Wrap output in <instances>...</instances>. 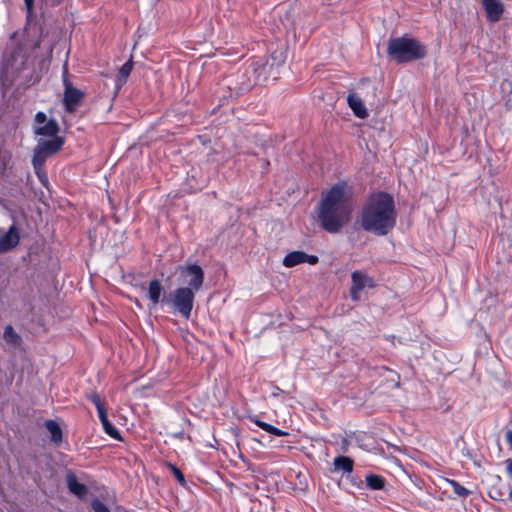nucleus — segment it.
Listing matches in <instances>:
<instances>
[{"label": "nucleus", "mask_w": 512, "mask_h": 512, "mask_svg": "<svg viewBox=\"0 0 512 512\" xmlns=\"http://www.w3.org/2000/svg\"><path fill=\"white\" fill-rule=\"evenodd\" d=\"M352 187L340 180L322 192L318 205V220L328 233H338L349 221L352 213Z\"/></svg>", "instance_id": "nucleus-1"}, {"label": "nucleus", "mask_w": 512, "mask_h": 512, "mask_svg": "<svg viewBox=\"0 0 512 512\" xmlns=\"http://www.w3.org/2000/svg\"><path fill=\"white\" fill-rule=\"evenodd\" d=\"M397 210L391 194L383 191L369 195L360 212L361 227L378 236H385L396 226Z\"/></svg>", "instance_id": "nucleus-2"}, {"label": "nucleus", "mask_w": 512, "mask_h": 512, "mask_svg": "<svg viewBox=\"0 0 512 512\" xmlns=\"http://www.w3.org/2000/svg\"><path fill=\"white\" fill-rule=\"evenodd\" d=\"M387 55L398 64L421 60L427 56V48L410 37L391 38L387 45Z\"/></svg>", "instance_id": "nucleus-3"}, {"label": "nucleus", "mask_w": 512, "mask_h": 512, "mask_svg": "<svg viewBox=\"0 0 512 512\" xmlns=\"http://www.w3.org/2000/svg\"><path fill=\"white\" fill-rule=\"evenodd\" d=\"M195 292L191 288L178 287L169 296L167 303L171 304L174 311L188 320L194 306Z\"/></svg>", "instance_id": "nucleus-4"}, {"label": "nucleus", "mask_w": 512, "mask_h": 512, "mask_svg": "<svg viewBox=\"0 0 512 512\" xmlns=\"http://www.w3.org/2000/svg\"><path fill=\"white\" fill-rule=\"evenodd\" d=\"M180 280L187 284L185 288H191L192 291H199L204 283L205 275L202 267L196 263L181 266L179 268Z\"/></svg>", "instance_id": "nucleus-5"}, {"label": "nucleus", "mask_w": 512, "mask_h": 512, "mask_svg": "<svg viewBox=\"0 0 512 512\" xmlns=\"http://www.w3.org/2000/svg\"><path fill=\"white\" fill-rule=\"evenodd\" d=\"M376 283L373 277L362 270H355L351 274V287L349 290L350 298L353 301H359L360 292L365 288H375Z\"/></svg>", "instance_id": "nucleus-6"}, {"label": "nucleus", "mask_w": 512, "mask_h": 512, "mask_svg": "<svg viewBox=\"0 0 512 512\" xmlns=\"http://www.w3.org/2000/svg\"><path fill=\"white\" fill-rule=\"evenodd\" d=\"M64 88L63 104L65 110L68 113H74L84 99L85 94L82 90L73 87L66 79L64 80Z\"/></svg>", "instance_id": "nucleus-7"}, {"label": "nucleus", "mask_w": 512, "mask_h": 512, "mask_svg": "<svg viewBox=\"0 0 512 512\" xmlns=\"http://www.w3.org/2000/svg\"><path fill=\"white\" fill-rule=\"evenodd\" d=\"M319 262V258L316 255H309L304 251L296 250L289 252L283 259L282 263L285 267L291 268L302 263H309L310 265H316Z\"/></svg>", "instance_id": "nucleus-8"}, {"label": "nucleus", "mask_w": 512, "mask_h": 512, "mask_svg": "<svg viewBox=\"0 0 512 512\" xmlns=\"http://www.w3.org/2000/svg\"><path fill=\"white\" fill-rule=\"evenodd\" d=\"M20 238L19 228L16 224H12L3 235H0V254L9 252L17 247Z\"/></svg>", "instance_id": "nucleus-9"}, {"label": "nucleus", "mask_w": 512, "mask_h": 512, "mask_svg": "<svg viewBox=\"0 0 512 512\" xmlns=\"http://www.w3.org/2000/svg\"><path fill=\"white\" fill-rule=\"evenodd\" d=\"M2 339L9 349L24 352L25 345L23 337L15 330V328L8 324L3 328Z\"/></svg>", "instance_id": "nucleus-10"}, {"label": "nucleus", "mask_w": 512, "mask_h": 512, "mask_svg": "<svg viewBox=\"0 0 512 512\" xmlns=\"http://www.w3.org/2000/svg\"><path fill=\"white\" fill-rule=\"evenodd\" d=\"M482 6L486 12V18L489 22H497L504 13V5L499 0H481Z\"/></svg>", "instance_id": "nucleus-11"}, {"label": "nucleus", "mask_w": 512, "mask_h": 512, "mask_svg": "<svg viewBox=\"0 0 512 512\" xmlns=\"http://www.w3.org/2000/svg\"><path fill=\"white\" fill-rule=\"evenodd\" d=\"M65 481L70 493L74 494L80 499H83L87 495V486L85 484L79 483L76 475L72 471H68L66 473Z\"/></svg>", "instance_id": "nucleus-12"}, {"label": "nucleus", "mask_w": 512, "mask_h": 512, "mask_svg": "<svg viewBox=\"0 0 512 512\" xmlns=\"http://www.w3.org/2000/svg\"><path fill=\"white\" fill-rule=\"evenodd\" d=\"M347 103L351 110L353 111V113L355 114V116H357L358 118L364 119L368 116V112L366 107L364 106V103L356 94H349L347 97Z\"/></svg>", "instance_id": "nucleus-13"}, {"label": "nucleus", "mask_w": 512, "mask_h": 512, "mask_svg": "<svg viewBox=\"0 0 512 512\" xmlns=\"http://www.w3.org/2000/svg\"><path fill=\"white\" fill-rule=\"evenodd\" d=\"M64 144L62 137H53L51 140H46L37 145L46 155L51 156L61 150Z\"/></svg>", "instance_id": "nucleus-14"}, {"label": "nucleus", "mask_w": 512, "mask_h": 512, "mask_svg": "<svg viewBox=\"0 0 512 512\" xmlns=\"http://www.w3.org/2000/svg\"><path fill=\"white\" fill-rule=\"evenodd\" d=\"M45 428L50 433V441L59 446L63 441V432L57 421L49 419L44 423Z\"/></svg>", "instance_id": "nucleus-15"}, {"label": "nucleus", "mask_w": 512, "mask_h": 512, "mask_svg": "<svg viewBox=\"0 0 512 512\" xmlns=\"http://www.w3.org/2000/svg\"><path fill=\"white\" fill-rule=\"evenodd\" d=\"M59 125L55 119L46 121L43 125L35 128V134L47 137H58Z\"/></svg>", "instance_id": "nucleus-16"}, {"label": "nucleus", "mask_w": 512, "mask_h": 512, "mask_svg": "<svg viewBox=\"0 0 512 512\" xmlns=\"http://www.w3.org/2000/svg\"><path fill=\"white\" fill-rule=\"evenodd\" d=\"M334 471H342L344 474L353 472L354 461L348 456H337L333 460Z\"/></svg>", "instance_id": "nucleus-17"}, {"label": "nucleus", "mask_w": 512, "mask_h": 512, "mask_svg": "<svg viewBox=\"0 0 512 512\" xmlns=\"http://www.w3.org/2000/svg\"><path fill=\"white\" fill-rule=\"evenodd\" d=\"M162 292H163V287L159 280L153 279L149 282L148 296H149L150 301L154 305H156L160 302Z\"/></svg>", "instance_id": "nucleus-18"}, {"label": "nucleus", "mask_w": 512, "mask_h": 512, "mask_svg": "<svg viewBox=\"0 0 512 512\" xmlns=\"http://www.w3.org/2000/svg\"><path fill=\"white\" fill-rule=\"evenodd\" d=\"M366 485L372 490H381L385 487L386 480L378 474H368L365 477Z\"/></svg>", "instance_id": "nucleus-19"}, {"label": "nucleus", "mask_w": 512, "mask_h": 512, "mask_svg": "<svg viewBox=\"0 0 512 512\" xmlns=\"http://www.w3.org/2000/svg\"><path fill=\"white\" fill-rule=\"evenodd\" d=\"M49 156L46 155L40 148L36 147L32 158L34 170H39L44 167L45 161Z\"/></svg>", "instance_id": "nucleus-20"}, {"label": "nucleus", "mask_w": 512, "mask_h": 512, "mask_svg": "<svg viewBox=\"0 0 512 512\" xmlns=\"http://www.w3.org/2000/svg\"><path fill=\"white\" fill-rule=\"evenodd\" d=\"M448 483L451 486L453 492L459 497L466 498L471 494L470 490L465 488L456 480L448 479Z\"/></svg>", "instance_id": "nucleus-21"}, {"label": "nucleus", "mask_w": 512, "mask_h": 512, "mask_svg": "<svg viewBox=\"0 0 512 512\" xmlns=\"http://www.w3.org/2000/svg\"><path fill=\"white\" fill-rule=\"evenodd\" d=\"M102 426L105 433L109 435L111 438L115 440H122L119 430L109 420L104 422Z\"/></svg>", "instance_id": "nucleus-22"}, {"label": "nucleus", "mask_w": 512, "mask_h": 512, "mask_svg": "<svg viewBox=\"0 0 512 512\" xmlns=\"http://www.w3.org/2000/svg\"><path fill=\"white\" fill-rule=\"evenodd\" d=\"M167 468L171 471V473L174 475L176 480L179 482L180 485L186 486V479L182 471L173 463L168 462L166 464Z\"/></svg>", "instance_id": "nucleus-23"}, {"label": "nucleus", "mask_w": 512, "mask_h": 512, "mask_svg": "<svg viewBox=\"0 0 512 512\" xmlns=\"http://www.w3.org/2000/svg\"><path fill=\"white\" fill-rule=\"evenodd\" d=\"M250 421L253 422L256 426H258L259 428H261L262 430H264L265 432L271 434L272 432V428H273V425L267 423V422H264L262 420H260L258 417L256 416H253V417H250Z\"/></svg>", "instance_id": "nucleus-24"}, {"label": "nucleus", "mask_w": 512, "mask_h": 512, "mask_svg": "<svg viewBox=\"0 0 512 512\" xmlns=\"http://www.w3.org/2000/svg\"><path fill=\"white\" fill-rule=\"evenodd\" d=\"M86 398L87 400L94 404L97 410L105 407L100 395L97 392L88 394Z\"/></svg>", "instance_id": "nucleus-25"}, {"label": "nucleus", "mask_w": 512, "mask_h": 512, "mask_svg": "<svg viewBox=\"0 0 512 512\" xmlns=\"http://www.w3.org/2000/svg\"><path fill=\"white\" fill-rule=\"evenodd\" d=\"M91 507L94 512H110L109 508L98 498L91 501Z\"/></svg>", "instance_id": "nucleus-26"}, {"label": "nucleus", "mask_w": 512, "mask_h": 512, "mask_svg": "<svg viewBox=\"0 0 512 512\" xmlns=\"http://www.w3.org/2000/svg\"><path fill=\"white\" fill-rule=\"evenodd\" d=\"M132 68L133 63L131 60H129L121 66L119 73L123 78L126 79L130 75Z\"/></svg>", "instance_id": "nucleus-27"}, {"label": "nucleus", "mask_w": 512, "mask_h": 512, "mask_svg": "<svg viewBox=\"0 0 512 512\" xmlns=\"http://www.w3.org/2000/svg\"><path fill=\"white\" fill-rule=\"evenodd\" d=\"M35 174L37 175L39 181L43 186H47L49 180L46 171L44 170V167H40L39 170H35Z\"/></svg>", "instance_id": "nucleus-28"}, {"label": "nucleus", "mask_w": 512, "mask_h": 512, "mask_svg": "<svg viewBox=\"0 0 512 512\" xmlns=\"http://www.w3.org/2000/svg\"><path fill=\"white\" fill-rule=\"evenodd\" d=\"M47 121L46 114L42 111H39L35 115V122L38 124V126L43 125Z\"/></svg>", "instance_id": "nucleus-29"}, {"label": "nucleus", "mask_w": 512, "mask_h": 512, "mask_svg": "<svg viewBox=\"0 0 512 512\" xmlns=\"http://www.w3.org/2000/svg\"><path fill=\"white\" fill-rule=\"evenodd\" d=\"M27 16L30 17L34 10V0H24Z\"/></svg>", "instance_id": "nucleus-30"}, {"label": "nucleus", "mask_w": 512, "mask_h": 512, "mask_svg": "<svg viewBox=\"0 0 512 512\" xmlns=\"http://www.w3.org/2000/svg\"><path fill=\"white\" fill-rule=\"evenodd\" d=\"M97 412H98V417H99V420H100L101 424H103L104 422L109 420L105 407L101 408V409H98Z\"/></svg>", "instance_id": "nucleus-31"}, {"label": "nucleus", "mask_w": 512, "mask_h": 512, "mask_svg": "<svg viewBox=\"0 0 512 512\" xmlns=\"http://www.w3.org/2000/svg\"><path fill=\"white\" fill-rule=\"evenodd\" d=\"M271 435H274L277 437H284V436H288L289 433L287 431L281 430V429L273 426Z\"/></svg>", "instance_id": "nucleus-32"}, {"label": "nucleus", "mask_w": 512, "mask_h": 512, "mask_svg": "<svg viewBox=\"0 0 512 512\" xmlns=\"http://www.w3.org/2000/svg\"><path fill=\"white\" fill-rule=\"evenodd\" d=\"M505 469L507 475L512 479V458H509L505 461Z\"/></svg>", "instance_id": "nucleus-33"}, {"label": "nucleus", "mask_w": 512, "mask_h": 512, "mask_svg": "<svg viewBox=\"0 0 512 512\" xmlns=\"http://www.w3.org/2000/svg\"><path fill=\"white\" fill-rule=\"evenodd\" d=\"M350 441L347 438H342L341 440V451L346 453L349 449Z\"/></svg>", "instance_id": "nucleus-34"}, {"label": "nucleus", "mask_w": 512, "mask_h": 512, "mask_svg": "<svg viewBox=\"0 0 512 512\" xmlns=\"http://www.w3.org/2000/svg\"><path fill=\"white\" fill-rule=\"evenodd\" d=\"M505 440L510 448H512V430H508L505 434Z\"/></svg>", "instance_id": "nucleus-35"}, {"label": "nucleus", "mask_w": 512, "mask_h": 512, "mask_svg": "<svg viewBox=\"0 0 512 512\" xmlns=\"http://www.w3.org/2000/svg\"><path fill=\"white\" fill-rule=\"evenodd\" d=\"M284 391L280 389L278 386H274V392L273 396H278L280 393H283Z\"/></svg>", "instance_id": "nucleus-36"}, {"label": "nucleus", "mask_w": 512, "mask_h": 512, "mask_svg": "<svg viewBox=\"0 0 512 512\" xmlns=\"http://www.w3.org/2000/svg\"><path fill=\"white\" fill-rule=\"evenodd\" d=\"M490 497H491L492 499H494V500H499V499H500V497H501V492H500V491H498V495H497V496H494V495H492V494L490 493Z\"/></svg>", "instance_id": "nucleus-37"}, {"label": "nucleus", "mask_w": 512, "mask_h": 512, "mask_svg": "<svg viewBox=\"0 0 512 512\" xmlns=\"http://www.w3.org/2000/svg\"><path fill=\"white\" fill-rule=\"evenodd\" d=\"M61 1H62V0H54V1H53V4H54V5H58V4H60V3H61Z\"/></svg>", "instance_id": "nucleus-38"}, {"label": "nucleus", "mask_w": 512, "mask_h": 512, "mask_svg": "<svg viewBox=\"0 0 512 512\" xmlns=\"http://www.w3.org/2000/svg\"><path fill=\"white\" fill-rule=\"evenodd\" d=\"M509 497L512 499V489L510 490Z\"/></svg>", "instance_id": "nucleus-39"}]
</instances>
